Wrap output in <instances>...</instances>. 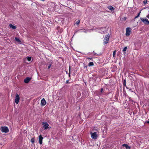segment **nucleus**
<instances>
[{
	"mask_svg": "<svg viewBox=\"0 0 149 149\" xmlns=\"http://www.w3.org/2000/svg\"><path fill=\"white\" fill-rule=\"evenodd\" d=\"M0 130L2 132L7 133L9 132L8 128L6 127H1L0 128Z\"/></svg>",
	"mask_w": 149,
	"mask_h": 149,
	"instance_id": "nucleus-1",
	"label": "nucleus"
},
{
	"mask_svg": "<svg viewBox=\"0 0 149 149\" xmlns=\"http://www.w3.org/2000/svg\"><path fill=\"white\" fill-rule=\"evenodd\" d=\"M90 134L91 135V137L92 139H97V133L96 132L92 133V132H90Z\"/></svg>",
	"mask_w": 149,
	"mask_h": 149,
	"instance_id": "nucleus-2",
	"label": "nucleus"
},
{
	"mask_svg": "<svg viewBox=\"0 0 149 149\" xmlns=\"http://www.w3.org/2000/svg\"><path fill=\"white\" fill-rule=\"evenodd\" d=\"M109 37L110 36L109 35L105 37V38L104 40V44H106L108 42Z\"/></svg>",
	"mask_w": 149,
	"mask_h": 149,
	"instance_id": "nucleus-3",
	"label": "nucleus"
},
{
	"mask_svg": "<svg viewBox=\"0 0 149 149\" xmlns=\"http://www.w3.org/2000/svg\"><path fill=\"white\" fill-rule=\"evenodd\" d=\"M19 100V96L18 94L16 93L15 94V102L16 104H18V103Z\"/></svg>",
	"mask_w": 149,
	"mask_h": 149,
	"instance_id": "nucleus-4",
	"label": "nucleus"
},
{
	"mask_svg": "<svg viewBox=\"0 0 149 149\" xmlns=\"http://www.w3.org/2000/svg\"><path fill=\"white\" fill-rule=\"evenodd\" d=\"M141 20L146 24H148L149 23V21L148 20L146 19L141 18Z\"/></svg>",
	"mask_w": 149,
	"mask_h": 149,
	"instance_id": "nucleus-5",
	"label": "nucleus"
},
{
	"mask_svg": "<svg viewBox=\"0 0 149 149\" xmlns=\"http://www.w3.org/2000/svg\"><path fill=\"white\" fill-rule=\"evenodd\" d=\"M42 124L43 125V128L45 129H46L49 127V125L47 123L43 122Z\"/></svg>",
	"mask_w": 149,
	"mask_h": 149,
	"instance_id": "nucleus-6",
	"label": "nucleus"
},
{
	"mask_svg": "<svg viewBox=\"0 0 149 149\" xmlns=\"http://www.w3.org/2000/svg\"><path fill=\"white\" fill-rule=\"evenodd\" d=\"M131 29L130 28H127L126 29V35L127 36H129L130 34Z\"/></svg>",
	"mask_w": 149,
	"mask_h": 149,
	"instance_id": "nucleus-7",
	"label": "nucleus"
},
{
	"mask_svg": "<svg viewBox=\"0 0 149 149\" xmlns=\"http://www.w3.org/2000/svg\"><path fill=\"white\" fill-rule=\"evenodd\" d=\"M46 104V102L44 98H43L41 100V104L42 106L45 105Z\"/></svg>",
	"mask_w": 149,
	"mask_h": 149,
	"instance_id": "nucleus-8",
	"label": "nucleus"
},
{
	"mask_svg": "<svg viewBox=\"0 0 149 149\" xmlns=\"http://www.w3.org/2000/svg\"><path fill=\"white\" fill-rule=\"evenodd\" d=\"M39 143L41 144L42 143V140L43 139V137L42 136L40 135L39 136Z\"/></svg>",
	"mask_w": 149,
	"mask_h": 149,
	"instance_id": "nucleus-9",
	"label": "nucleus"
},
{
	"mask_svg": "<svg viewBox=\"0 0 149 149\" xmlns=\"http://www.w3.org/2000/svg\"><path fill=\"white\" fill-rule=\"evenodd\" d=\"M31 78L27 77L24 80V82L26 83H28L31 80Z\"/></svg>",
	"mask_w": 149,
	"mask_h": 149,
	"instance_id": "nucleus-10",
	"label": "nucleus"
},
{
	"mask_svg": "<svg viewBox=\"0 0 149 149\" xmlns=\"http://www.w3.org/2000/svg\"><path fill=\"white\" fill-rule=\"evenodd\" d=\"M107 8L111 11L114 10L115 9V8L111 6H108Z\"/></svg>",
	"mask_w": 149,
	"mask_h": 149,
	"instance_id": "nucleus-11",
	"label": "nucleus"
},
{
	"mask_svg": "<svg viewBox=\"0 0 149 149\" xmlns=\"http://www.w3.org/2000/svg\"><path fill=\"white\" fill-rule=\"evenodd\" d=\"M123 146L125 147L126 149H130V147L128 146L127 144H123Z\"/></svg>",
	"mask_w": 149,
	"mask_h": 149,
	"instance_id": "nucleus-12",
	"label": "nucleus"
},
{
	"mask_svg": "<svg viewBox=\"0 0 149 149\" xmlns=\"http://www.w3.org/2000/svg\"><path fill=\"white\" fill-rule=\"evenodd\" d=\"M9 26H10L11 28H12L13 29H15L16 28V27L13 25H12L11 24H10L9 25Z\"/></svg>",
	"mask_w": 149,
	"mask_h": 149,
	"instance_id": "nucleus-13",
	"label": "nucleus"
},
{
	"mask_svg": "<svg viewBox=\"0 0 149 149\" xmlns=\"http://www.w3.org/2000/svg\"><path fill=\"white\" fill-rule=\"evenodd\" d=\"M75 21V24H76L77 25H78L80 23L79 20H76Z\"/></svg>",
	"mask_w": 149,
	"mask_h": 149,
	"instance_id": "nucleus-14",
	"label": "nucleus"
},
{
	"mask_svg": "<svg viewBox=\"0 0 149 149\" xmlns=\"http://www.w3.org/2000/svg\"><path fill=\"white\" fill-rule=\"evenodd\" d=\"M93 65H94L93 63L92 62H91L89 63L88 65L89 66H93Z\"/></svg>",
	"mask_w": 149,
	"mask_h": 149,
	"instance_id": "nucleus-15",
	"label": "nucleus"
},
{
	"mask_svg": "<svg viewBox=\"0 0 149 149\" xmlns=\"http://www.w3.org/2000/svg\"><path fill=\"white\" fill-rule=\"evenodd\" d=\"M31 142L32 143H33L35 141L34 138H32V139H31Z\"/></svg>",
	"mask_w": 149,
	"mask_h": 149,
	"instance_id": "nucleus-16",
	"label": "nucleus"
},
{
	"mask_svg": "<svg viewBox=\"0 0 149 149\" xmlns=\"http://www.w3.org/2000/svg\"><path fill=\"white\" fill-rule=\"evenodd\" d=\"M15 40L16 41L19 42H21L20 40L18 38H17L16 37L15 38Z\"/></svg>",
	"mask_w": 149,
	"mask_h": 149,
	"instance_id": "nucleus-17",
	"label": "nucleus"
},
{
	"mask_svg": "<svg viewBox=\"0 0 149 149\" xmlns=\"http://www.w3.org/2000/svg\"><path fill=\"white\" fill-rule=\"evenodd\" d=\"M26 58L29 61H30L31 60V57H27Z\"/></svg>",
	"mask_w": 149,
	"mask_h": 149,
	"instance_id": "nucleus-18",
	"label": "nucleus"
},
{
	"mask_svg": "<svg viewBox=\"0 0 149 149\" xmlns=\"http://www.w3.org/2000/svg\"><path fill=\"white\" fill-rule=\"evenodd\" d=\"M52 64V62L49 63V65L48 66V69H49L50 68Z\"/></svg>",
	"mask_w": 149,
	"mask_h": 149,
	"instance_id": "nucleus-19",
	"label": "nucleus"
},
{
	"mask_svg": "<svg viewBox=\"0 0 149 149\" xmlns=\"http://www.w3.org/2000/svg\"><path fill=\"white\" fill-rule=\"evenodd\" d=\"M140 13H141V12H140V13H139L137 15V16H136V17H135V19H136V18L138 17L139 16V15H140Z\"/></svg>",
	"mask_w": 149,
	"mask_h": 149,
	"instance_id": "nucleus-20",
	"label": "nucleus"
},
{
	"mask_svg": "<svg viewBox=\"0 0 149 149\" xmlns=\"http://www.w3.org/2000/svg\"><path fill=\"white\" fill-rule=\"evenodd\" d=\"M116 50L114 51H113V57H114L115 55L116 54Z\"/></svg>",
	"mask_w": 149,
	"mask_h": 149,
	"instance_id": "nucleus-21",
	"label": "nucleus"
},
{
	"mask_svg": "<svg viewBox=\"0 0 149 149\" xmlns=\"http://www.w3.org/2000/svg\"><path fill=\"white\" fill-rule=\"evenodd\" d=\"M127 49V47H124V48H123V51L124 52Z\"/></svg>",
	"mask_w": 149,
	"mask_h": 149,
	"instance_id": "nucleus-22",
	"label": "nucleus"
},
{
	"mask_svg": "<svg viewBox=\"0 0 149 149\" xmlns=\"http://www.w3.org/2000/svg\"><path fill=\"white\" fill-rule=\"evenodd\" d=\"M103 89L102 88L100 89V93H103Z\"/></svg>",
	"mask_w": 149,
	"mask_h": 149,
	"instance_id": "nucleus-23",
	"label": "nucleus"
},
{
	"mask_svg": "<svg viewBox=\"0 0 149 149\" xmlns=\"http://www.w3.org/2000/svg\"><path fill=\"white\" fill-rule=\"evenodd\" d=\"M147 1L146 0H145L144 1H143V3H144L145 4H147Z\"/></svg>",
	"mask_w": 149,
	"mask_h": 149,
	"instance_id": "nucleus-24",
	"label": "nucleus"
},
{
	"mask_svg": "<svg viewBox=\"0 0 149 149\" xmlns=\"http://www.w3.org/2000/svg\"><path fill=\"white\" fill-rule=\"evenodd\" d=\"M70 66L69 67V77H70Z\"/></svg>",
	"mask_w": 149,
	"mask_h": 149,
	"instance_id": "nucleus-25",
	"label": "nucleus"
},
{
	"mask_svg": "<svg viewBox=\"0 0 149 149\" xmlns=\"http://www.w3.org/2000/svg\"><path fill=\"white\" fill-rule=\"evenodd\" d=\"M146 122L147 123H148V124H149V120L148 121H146Z\"/></svg>",
	"mask_w": 149,
	"mask_h": 149,
	"instance_id": "nucleus-26",
	"label": "nucleus"
},
{
	"mask_svg": "<svg viewBox=\"0 0 149 149\" xmlns=\"http://www.w3.org/2000/svg\"><path fill=\"white\" fill-rule=\"evenodd\" d=\"M68 82H69V81L67 80L66 81V84H68Z\"/></svg>",
	"mask_w": 149,
	"mask_h": 149,
	"instance_id": "nucleus-27",
	"label": "nucleus"
},
{
	"mask_svg": "<svg viewBox=\"0 0 149 149\" xmlns=\"http://www.w3.org/2000/svg\"><path fill=\"white\" fill-rule=\"evenodd\" d=\"M147 17L149 19V15H148Z\"/></svg>",
	"mask_w": 149,
	"mask_h": 149,
	"instance_id": "nucleus-28",
	"label": "nucleus"
}]
</instances>
